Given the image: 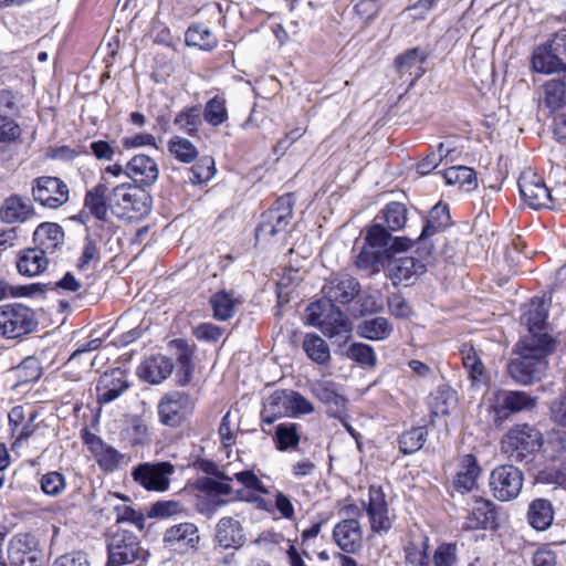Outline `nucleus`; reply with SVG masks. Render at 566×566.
I'll return each mask as SVG.
<instances>
[{
    "label": "nucleus",
    "mask_w": 566,
    "mask_h": 566,
    "mask_svg": "<svg viewBox=\"0 0 566 566\" xmlns=\"http://www.w3.org/2000/svg\"><path fill=\"white\" fill-rule=\"evenodd\" d=\"M542 442V433L536 428L527 423L515 424L504 434L501 450L511 461H530Z\"/></svg>",
    "instance_id": "nucleus-3"
},
{
    "label": "nucleus",
    "mask_w": 566,
    "mask_h": 566,
    "mask_svg": "<svg viewBox=\"0 0 566 566\" xmlns=\"http://www.w3.org/2000/svg\"><path fill=\"white\" fill-rule=\"evenodd\" d=\"M408 210L403 203L392 201L385 206L380 213L375 218L382 222L388 230H401L407 222Z\"/></svg>",
    "instance_id": "nucleus-42"
},
{
    "label": "nucleus",
    "mask_w": 566,
    "mask_h": 566,
    "mask_svg": "<svg viewBox=\"0 0 566 566\" xmlns=\"http://www.w3.org/2000/svg\"><path fill=\"white\" fill-rule=\"evenodd\" d=\"M239 300L232 293L227 291H219L210 298V304L213 310L214 318L219 321H227L235 313V306Z\"/></svg>",
    "instance_id": "nucleus-47"
},
{
    "label": "nucleus",
    "mask_w": 566,
    "mask_h": 566,
    "mask_svg": "<svg viewBox=\"0 0 566 566\" xmlns=\"http://www.w3.org/2000/svg\"><path fill=\"white\" fill-rule=\"evenodd\" d=\"M300 428L297 423H280L274 436L276 449L282 452L296 450L301 440Z\"/></svg>",
    "instance_id": "nucleus-45"
},
{
    "label": "nucleus",
    "mask_w": 566,
    "mask_h": 566,
    "mask_svg": "<svg viewBox=\"0 0 566 566\" xmlns=\"http://www.w3.org/2000/svg\"><path fill=\"white\" fill-rule=\"evenodd\" d=\"M176 347L179 350V363H180V371L182 373V376L179 377L178 382L181 386L187 385L191 379V355L192 352L189 348L188 344L184 339H177L174 342Z\"/></svg>",
    "instance_id": "nucleus-58"
},
{
    "label": "nucleus",
    "mask_w": 566,
    "mask_h": 566,
    "mask_svg": "<svg viewBox=\"0 0 566 566\" xmlns=\"http://www.w3.org/2000/svg\"><path fill=\"white\" fill-rule=\"evenodd\" d=\"M434 566H455L458 562V547L453 543H442L434 551L432 557Z\"/></svg>",
    "instance_id": "nucleus-60"
},
{
    "label": "nucleus",
    "mask_w": 566,
    "mask_h": 566,
    "mask_svg": "<svg viewBox=\"0 0 566 566\" xmlns=\"http://www.w3.org/2000/svg\"><path fill=\"white\" fill-rule=\"evenodd\" d=\"M216 541L226 549H239L247 542L242 524L231 516L222 517L217 524Z\"/></svg>",
    "instance_id": "nucleus-27"
},
{
    "label": "nucleus",
    "mask_w": 566,
    "mask_h": 566,
    "mask_svg": "<svg viewBox=\"0 0 566 566\" xmlns=\"http://www.w3.org/2000/svg\"><path fill=\"white\" fill-rule=\"evenodd\" d=\"M17 377L21 382H30L39 379L41 376V367L36 358H25L17 368Z\"/></svg>",
    "instance_id": "nucleus-61"
},
{
    "label": "nucleus",
    "mask_w": 566,
    "mask_h": 566,
    "mask_svg": "<svg viewBox=\"0 0 566 566\" xmlns=\"http://www.w3.org/2000/svg\"><path fill=\"white\" fill-rule=\"evenodd\" d=\"M289 543L290 539H286L283 534L273 531H263L253 541L260 552L271 557L283 555Z\"/></svg>",
    "instance_id": "nucleus-39"
},
{
    "label": "nucleus",
    "mask_w": 566,
    "mask_h": 566,
    "mask_svg": "<svg viewBox=\"0 0 566 566\" xmlns=\"http://www.w3.org/2000/svg\"><path fill=\"white\" fill-rule=\"evenodd\" d=\"M51 566H91V563L85 553L72 552L55 558Z\"/></svg>",
    "instance_id": "nucleus-64"
},
{
    "label": "nucleus",
    "mask_w": 566,
    "mask_h": 566,
    "mask_svg": "<svg viewBox=\"0 0 566 566\" xmlns=\"http://www.w3.org/2000/svg\"><path fill=\"white\" fill-rule=\"evenodd\" d=\"M541 105L551 113L566 105V83L560 80L547 81L542 86Z\"/></svg>",
    "instance_id": "nucleus-35"
},
{
    "label": "nucleus",
    "mask_w": 566,
    "mask_h": 566,
    "mask_svg": "<svg viewBox=\"0 0 566 566\" xmlns=\"http://www.w3.org/2000/svg\"><path fill=\"white\" fill-rule=\"evenodd\" d=\"M559 55L549 46V42L537 46L532 56L533 71L546 74L559 71L563 65Z\"/></svg>",
    "instance_id": "nucleus-36"
},
{
    "label": "nucleus",
    "mask_w": 566,
    "mask_h": 566,
    "mask_svg": "<svg viewBox=\"0 0 566 566\" xmlns=\"http://www.w3.org/2000/svg\"><path fill=\"white\" fill-rule=\"evenodd\" d=\"M310 392L326 407L331 417H340L345 410L348 399L343 392L339 384L328 379H316L308 385Z\"/></svg>",
    "instance_id": "nucleus-14"
},
{
    "label": "nucleus",
    "mask_w": 566,
    "mask_h": 566,
    "mask_svg": "<svg viewBox=\"0 0 566 566\" xmlns=\"http://www.w3.org/2000/svg\"><path fill=\"white\" fill-rule=\"evenodd\" d=\"M302 348L306 356L318 365H325L331 359V350L328 344L317 334H305Z\"/></svg>",
    "instance_id": "nucleus-41"
},
{
    "label": "nucleus",
    "mask_w": 566,
    "mask_h": 566,
    "mask_svg": "<svg viewBox=\"0 0 566 566\" xmlns=\"http://www.w3.org/2000/svg\"><path fill=\"white\" fill-rule=\"evenodd\" d=\"M186 44L198 46L201 50H212L217 45V39L209 28L203 24H193L188 28L185 35Z\"/></svg>",
    "instance_id": "nucleus-48"
},
{
    "label": "nucleus",
    "mask_w": 566,
    "mask_h": 566,
    "mask_svg": "<svg viewBox=\"0 0 566 566\" xmlns=\"http://www.w3.org/2000/svg\"><path fill=\"white\" fill-rule=\"evenodd\" d=\"M36 325L30 307L21 303L0 305V338L19 339L33 332Z\"/></svg>",
    "instance_id": "nucleus-4"
},
{
    "label": "nucleus",
    "mask_w": 566,
    "mask_h": 566,
    "mask_svg": "<svg viewBox=\"0 0 566 566\" xmlns=\"http://www.w3.org/2000/svg\"><path fill=\"white\" fill-rule=\"evenodd\" d=\"M287 401L289 390H275L270 395L263 403V421L270 424L280 417L289 416Z\"/></svg>",
    "instance_id": "nucleus-40"
},
{
    "label": "nucleus",
    "mask_w": 566,
    "mask_h": 566,
    "mask_svg": "<svg viewBox=\"0 0 566 566\" xmlns=\"http://www.w3.org/2000/svg\"><path fill=\"white\" fill-rule=\"evenodd\" d=\"M385 253L382 250H377L364 243L355 264L359 270L366 271L369 274L378 273L384 266Z\"/></svg>",
    "instance_id": "nucleus-46"
},
{
    "label": "nucleus",
    "mask_w": 566,
    "mask_h": 566,
    "mask_svg": "<svg viewBox=\"0 0 566 566\" xmlns=\"http://www.w3.org/2000/svg\"><path fill=\"white\" fill-rule=\"evenodd\" d=\"M8 559L12 566H42V553L30 534H17L10 539Z\"/></svg>",
    "instance_id": "nucleus-15"
},
{
    "label": "nucleus",
    "mask_w": 566,
    "mask_h": 566,
    "mask_svg": "<svg viewBox=\"0 0 566 566\" xmlns=\"http://www.w3.org/2000/svg\"><path fill=\"white\" fill-rule=\"evenodd\" d=\"M518 189L523 199L534 209L548 208L553 201L552 195L543 179L532 171L521 175Z\"/></svg>",
    "instance_id": "nucleus-17"
},
{
    "label": "nucleus",
    "mask_w": 566,
    "mask_h": 566,
    "mask_svg": "<svg viewBox=\"0 0 566 566\" xmlns=\"http://www.w3.org/2000/svg\"><path fill=\"white\" fill-rule=\"evenodd\" d=\"M460 355L472 386L485 385L488 373L478 350L471 344H463L460 348Z\"/></svg>",
    "instance_id": "nucleus-29"
},
{
    "label": "nucleus",
    "mask_w": 566,
    "mask_h": 566,
    "mask_svg": "<svg viewBox=\"0 0 566 566\" xmlns=\"http://www.w3.org/2000/svg\"><path fill=\"white\" fill-rule=\"evenodd\" d=\"M202 123V111L200 106H191L181 111L174 119L179 129L190 136H195Z\"/></svg>",
    "instance_id": "nucleus-50"
},
{
    "label": "nucleus",
    "mask_w": 566,
    "mask_h": 566,
    "mask_svg": "<svg viewBox=\"0 0 566 566\" xmlns=\"http://www.w3.org/2000/svg\"><path fill=\"white\" fill-rule=\"evenodd\" d=\"M113 510L117 523H129L136 526L138 530L144 528L145 517L142 512L134 510L132 506L125 503L114 504Z\"/></svg>",
    "instance_id": "nucleus-57"
},
{
    "label": "nucleus",
    "mask_w": 566,
    "mask_h": 566,
    "mask_svg": "<svg viewBox=\"0 0 566 566\" xmlns=\"http://www.w3.org/2000/svg\"><path fill=\"white\" fill-rule=\"evenodd\" d=\"M345 355L367 368H374L377 364L376 354L373 347L367 344L354 343L346 349Z\"/></svg>",
    "instance_id": "nucleus-54"
},
{
    "label": "nucleus",
    "mask_w": 566,
    "mask_h": 566,
    "mask_svg": "<svg viewBox=\"0 0 566 566\" xmlns=\"http://www.w3.org/2000/svg\"><path fill=\"white\" fill-rule=\"evenodd\" d=\"M363 506L367 513L371 532L386 534L391 530L395 523V514L390 512L381 488L371 485L368 492V501H364Z\"/></svg>",
    "instance_id": "nucleus-11"
},
{
    "label": "nucleus",
    "mask_w": 566,
    "mask_h": 566,
    "mask_svg": "<svg viewBox=\"0 0 566 566\" xmlns=\"http://www.w3.org/2000/svg\"><path fill=\"white\" fill-rule=\"evenodd\" d=\"M202 116L211 126H219L223 124L228 119L226 99L220 96H214L209 99L205 106Z\"/></svg>",
    "instance_id": "nucleus-52"
},
{
    "label": "nucleus",
    "mask_w": 566,
    "mask_h": 566,
    "mask_svg": "<svg viewBox=\"0 0 566 566\" xmlns=\"http://www.w3.org/2000/svg\"><path fill=\"white\" fill-rule=\"evenodd\" d=\"M49 255L36 247L23 250L18 258V272L24 276H36L44 272L49 264Z\"/></svg>",
    "instance_id": "nucleus-31"
},
{
    "label": "nucleus",
    "mask_w": 566,
    "mask_h": 566,
    "mask_svg": "<svg viewBox=\"0 0 566 566\" xmlns=\"http://www.w3.org/2000/svg\"><path fill=\"white\" fill-rule=\"evenodd\" d=\"M42 491L51 496H56L65 489V479L59 472H49L41 479Z\"/></svg>",
    "instance_id": "nucleus-62"
},
{
    "label": "nucleus",
    "mask_w": 566,
    "mask_h": 566,
    "mask_svg": "<svg viewBox=\"0 0 566 566\" xmlns=\"http://www.w3.org/2000/svg\"><path fill=\"white\" fill-rule=\"evenodd\" d=\"M287 408L291 417L310 415L315 410L314 405L306 397L294 390H289Z\"/></svg>",
    "instance_id": "nucleus-59"
},
{
    "label": "nucleus",
    "mask_w": 566,
    "mask_h": 566,
    "mask_svg": "<svg viewBox=\"0 0 566 566\" xmlns=\"http://www.w3.org/2000/svg\"><path fill=\"white\" fill-rule=\"evenodd\" d=\"M443 178L449 185H459L467 190L476 187L475 172L467 166H452L444 170Z\"/></svg>",
    "instance_id": "nucleus-49"
},
{
    "label": "nucleus",
    "mask_w": 566,
    "mask_h": 566,
    "mask_svg": "<svg viewBox=\"0 0 566 566\" xmlns=\"http://www.w3.org/2000/svg\"><path fill=\"white\" fill-rule=\"evenodd\" d=\"M175 467L170 462L143 463L134 469V480L148 491L165 492L169 489Z\"/></svg>",
    "instance_id": "nucleus-13"
},
{
    "label": "nucleus",
    "mask_w": 566,
    "mask_h": 566,
    "mask_svg": "<svg viewBox=\"0 0 566 566\" xmlns=\"http://www.w3.org/2000/svg\"><path fill=\"white\" fill-rule=\"evenodd\" d=\"M93 455L99 468L106 472L115 471L124 460V454L105 442L95 441Z\"/></svg>",
    "instance_id": "nucleus-44"
},
{
    "label": "nucleus",
    "mask_w": 566,
    "mask_h": 566,
    "mask_svg": "<svg viewBox=\"0 0 566 566\" xmlns=\"http://www.w3.org/2000/svg\"><path fill=\"white\" fill-rule=\"evenodd\" d=\"M554 348L549 335L525 336L518 344V356L507 366L511 378L520 385L539 380L547 369V355Z\"/></svg>",
    "instance_id": "nucleus-1"
},
{
    "label": "nucleus",
    "mask_w": 566,
    "mask_h": 566,
    "mask_svg": "<svg viewBox=\"0 0 566 566\" xmlns=\"http://www.w3.org/2000/svg\"><path fill=\"white\" fill-rule=\"evenodd\" d=\"M169 153L181 163H191L197 156L196 146L187 138L174 136L168 143Z\"/></svg>",
    "instance_id": "nucleus-51"
},
{
    "label": "nucleus",
    "mask_w": 566,
    "mask_h": 566,
    "mask_svg": "<svg viewBox=\"0 0 566 566\" xmlns=\"http://www.w3.org/2000/svg\"><path fill=\"white\" fill-rule=\"evenodd\" d=\"M174 370V363L164 355H154L146 358L138 367L142 379L158 385L167 379Z\"/></svg>",
    "instance_id": "nucleus-28"
},
{
    "label": "nucleus",
    "mask_w": 566,
    "mask_h": 566,
    "mask_svg": "<svg viewBox=\"0 0 566 566\" xmlns=\"http://www.w3.org/2000/svg\"><path fill=\"white\" fill-rule=\"evenodd\" d=\"M523 481L524 475L518 468L512 464H503L492 471L490 486L495 499L512 501L520 495Z\"/></svg>",
    "instance_id": "nucleus-9"
},
{
    "label": "nucleus",
    "mask_w": 566,
    "mask_h": 566,
    "mask_svg": "<svg viewBox=\"0 0 566 566\" xmlns=\"http://www.w3.org/2000/svg\"><path fill=\"white\" fill-rule=\"evenodd\" d=\"M449 221L450 214L447 205L438 203L431 209L427 222L417 239L419 243L418 252L422 259L429 258L432 254L433 247L428 243V239L447 227Z\"/></svg>",
    "instance_id": "nucleus-18"
},
{
    "label": "nucleus",
    "mask_w": 566,
    "mask_h": 566,
    "mask_svg": "<svg viewBox=\"0 0 566 566\" xmlns=\"http://www.w3.org/2000/svg\"><path fill=\"white\" fill-rule=\"evenodd\" d=\"M481 473V468L473 454H464L460 459L459 471L453 481V486L464 493L473 490Z\"/></svg>",
    "instance_id": "nucleus-32"
},
{
    "label": "nucleus",
    "mask_w": 566,
    "mask_h": 566,
    "mask_svg": "<svg viewBox=\"0 0 566 566\" xmlns=\"http://www.w3.org/2000/svg\"><path fill=\"white\" fill-rule=\"evenodd\" d=\"M214 174V160L211 157H203L190 168L189 180L195 185L205 184L212 179Z\"/></svg>",
    "instance_id": "nucleus-56"
},
{
    "label": "nucleus",
    "mask_w": 566,
    "mask_h": 566,
    "mask_svg": "<svg viewBox=\"0 0 566 566\" xmlns=\"http://www.w3.org/2000/svg\"><path fill=\"white\" fill-rule=\"evenodd\" d=\"M33 240L39 250L46 255H54L64 247L63 228L54 222H43L35 229Z\"/></svg>",
    "instance_id": "nucleus-23"
},
{
    "label": "nucleus",
    "mask_w": 566,
    "mask_h": 566,
    "mask_svg": "<svg viewBox=\"0 0 566 566\" xmlns=\"http://www.w3.org/2000/svg\"><path fill=\"white\" fill-rule=\"evenodd\" d=\"M34 201L50 209H56L69 200V187L57 177L42 176L32 182Z\"/></svg>",
    "instance_id": "nucleus-12"
},
{
    "label": "nucleus",
    "mask_w": 566,
    "mask_h": 566,
    "mask_svg": "<svg viewBox=\"0 0 566 566\" xmlns=\"http://www.w3.org/2000/svg\"><path fill=\"white\" fill-rule=\"evenodd\" d=\"M128 388L129 384L126 373L120 368L104 373L96 385L97 401L99 403H109L116 400Z\"/></svg>",
    "instance_id": "nucleus-19"
},
{
    "label": "nucleus",
    "mask_w": 566,
    "mask_h": 566,
    "mask_svg": "<svg viewBox=\"0 0 566 566\" xmlns=\"http://www.w3.org/2000/svg\"><path fill=\"white\" fill-rule=\"evenodd\" d=\"M125 175L143 186L154 185L159 175L158 165L150 156L135 155L125 166Z\"/></svg>",
    "instance_id": "nucleus-21"
},
{
    "label": "nucleus",
    "mask_w": 566,
    "mask_h": 566,
    "mask_svg": "<svg viewBox=\"0 0 566 566\" xmlns=\"http://www.w3.org/2000/svg\"><path fill=\"white\" fill-rule=\"evenodd\" d=\"M427 431L423 427L412 428L401 434L399 439L400 450L405 454H411L420 450L426 442Z\"/></svg>",
    "instance_id": "nucleus-55"
},
{
    "label": "nucleus",
    "mask_w": 566,
    "mask_h": 566,
    "mask_svg": "<svg viewBox=\"0 0 566 566\" xmlns=\"http://www.w3.org/2000/svg\"><path fill=\"white\" fill-rule=\"evenodd\" d=\"M390 230L377 219L366 229L365 243L377 250L385 249L391 241Z\"/></svg>",
    "instance_id": "nucleus-53"
},
{
    "label": "nucleus",
    "mask_w": 566,
    "mask_h": 566,
    "mask_svg": "<svg viewBox=\"0 0 566 566\" xmlns=\"http://www.w3.org/2000/svg\"><path fill=\"white\" fill-rule=\"evenodd\" d=\"M217 479H208L206 482V486L210 492L222 494V495H230L232 493V486L230 482L232 481V478L229 475V473L224 471H220L216 473Z\"/></svg>",
    "instance_id": "nucleus-63"
},
{
    "label": "nucleus",
    "mask_w": 566,
    "mask_h": 566,
    "mask_svg": "<svg viewBox=\"0 0 566 566\" xmlns=\"http://www.w3.org/2000/svg\"><path fill=\"white\" fill-rule=\"evenodd\" d=\"M527 521L536 531L547 530L554 521L552 503L545 499L532 501L527 510Z\"/></svg>",
    "instance_id": "nucleus-34"
},
{
    "label": "nucleus",
    "mask_w": 566,
    "mask_h": 566,
    "mask_svg": "<svg viewBox=\"0 0 566 566\" xmlns=\"http://www.w3.org/2000/svg\"><path fill=\"white\" fill-rule=\"evenodd\" d=\"M108 558L106 566H122L145 559L137 537L127 531L116 532L107 545Z\"/></svg>",
    "instance_id": "nucleus-10"
},
{
    "label": "nucleus",
    "mask_w": 566,
    "mask_h": 566,
    "mask_svg": "<svg viewBox=\"0 0 566 566\" xmlns=\"http://www.w3.org/2000/svg\"><path fill=\"white\" fill-rule=\"evenodd\" d=\"M359 292V283L349 274H336L323 286L324 300L332 305L347 304L352 302Z\"/></svg>",
    "instance_id": "nucleus-16"
},
{
    "label": "nucleus",
    "mask_w": 566,
    "mask_h": 566,
    "mask_svg": "<svg viewBox=\"0 0 566 566\" xmlns=\"http://www.w3.org/2000/svg\"><path fill=\"white\" fill-rule=\"evenodd\" d=\"M294 200L291 195L280 197L275 203L262 214L256 229V238L268 239L286 230L293 217Z\"/></svg>",
    "instance_id": "nucleus-7"
},
{
    "label": "nucleus",
    "mask_w": 566,
    "mask_h": 566,
    "mask_svg": "<svg viewBox=\"0 0 566 566\" xmlns=\"http://www.w3.org/2000/svg\"><path fill=\"white\" fill-rule=\"evenodd\" d=\"M392 331L390 322L382 316L366 318L357 326L358 335L370 340H384L391 335Z\"/></svg>",
    "instance_id": "nucleus-38"
},
{
    "label": "nucleus",
    "mask_w": 566,
    "mask_h": 566,
    "mask_svg": "<svg viewBox=\"0 0 566 566\" xmlns=\"http://www.w3.org/2000/svg\"><path fill=\"white\" fill-rule=\"evenodd\" d=\"M496 513L493 503L482 497H474L470 504L462 530H485L495 527Z\"/></svg>",
    "instance_id": "nucleus-20"
},
{
    "label": "nucleus",
    "mask_w": 566,
    "mask_h": 566,
    "mask_svg": "<svg viewBox=\"0 0 566 566\" xmlns=\"http://www.w3.org/2000/svg\"><path fill=\"white\" fill-rule=\"evenodd\" d=\"M335 543L346 553H355L363 545V530L358 520L345 518L333 531Z\"/></svg>",
    "instance_id": "nucleus-22"
},
{
    "label": "nucleus",
    "mask_w": 566,
    "mask_h": 566,
    "mask_svg": "<svg viewBox=\"0 0 566 566\" xmlns=\"http://www.w3.org/2000/svg\"><path fill=\"white\" fill-rule=\"evenodd\" d=\"M306 321L331 339L347 340L352 335V323L347 315L328 302L311 303L306 308Z\"/></svg>",
    "instance_id": "nucleus-2"
},
{
    "label": "nucleus",
    "mask_w": 566,
    "mask_h": 566,
    "mask_svg": "<svg viewBox=\"0 0 566 566\" xmlns=\"http://www.w3.org/2000/svg\"><path fill=\"white\" fill-rule=\"evenodd\" d=\"M548 314V304L545 297H534L523 307L522 323L528 329L527 336L548 335L544 332Z\"/></svg>",
    "instance_id": "nucleus-26"
},
{
    "label": "nucleus",
    "mask_w": 566,
    "mask_h": 566,
    "mask_svg": "<svg viewBox=\"0 0 566 566\" xmlns=\"http://www.w3.org/2000/svg\"><path fill=\"white\" fill-rule=\"evenodd\" d=\"M193 407L190 395L178 390L170 391L158 402V417L163 424L178 427L192 413Z\"/></svg>",
    "instance_id": "nucleus-8"
},
{
    "label": "nucleus",
    "mask_w": 566,
    "mask_h": 566,
    "mask_svg": "<svg viewBox=\"0 0 566 566\" xmlns=\"http://www.w3.org/2000/svg\"><path fill=\"white\" fill-rule=\"evenodd\" d=\"M198 528L192 523H181L168 528L164 535L167 547L176 552L195 548L199 542Z\"/></svg>",
    "instance_id": "nucleus-25"
},
{
    "label": "nucleus",
    "mask_w": 566,
    "mask_h": 566,
    "mask_svg": "<svg viewBox=\"0 0 566 566\" xmlns=\"http://www.w3.org/2000/svg\"><path fill=\"white\" fill-rule=\"evenodd\" d=\"M85 207L98 220L106 219L109 205L105 184L101 182L86 192Z\"/></svg>",
    "instance_id": "nucleus-43"
},
{
    "label": "nucleus",
    "mask_w": 566,
    "mask_h": 566,
    "mask_svg": "<svg viewBox=\"0 0 566 566\" xmlns=\"http://www.w3.org/2000/svg\"><path fill=\"white\" fill-rule=\"evenodd\" d=\"M489 401L495 421L502 422L512 413L533 410L537 399L521 390H496Z\"/></svg>",
    "instance_id": "nucleus-6"
},
{
    "label": "nucleus",
    "mask_w": 566,
    "mask_h": 566,
    "mask_svg": "<svg viewBox=\"0 0 566 566\" xmlns=\"http://www.w3.org/2000/svg\"><path fill=\"white\" fill-rule=\"evenodd\" d=\"M108 205L118 216L139 218L150 211L149 197L130 184H122L108 195Z\"/></svg>",
    "instance_id": "nucleus-5"
},
{
    "label": "nucleus",
    "mask_w": 566,
    "mask_h": 566,
    "mask_svg": "<svg viewBox=\"0 0 566 566\" xmlns=\"http://www.w3.org/2000/svg\"><path fill=\"white\" fill-rule=\"evenodd\" d=\"M424 271V263L412 256H400L394 259L388 266L389 277L394 285H398L400 283L409 284L423 274Z\"/></svg>",
    "instance_id": "nucleus-24"
},
{
    "label": "nucleus",
    "mask_w": 566,
    "mask_h": 566,
    "mask_svg": "<svg viewBox=\"0 0 566 566\" xmlns=\"http://www.w3.org/2000/svg\"><path fill=\"white\" fill-rule=\"evenodd\" d=\"M427 55L420 49H410L403 54H400L395 60L396 69L400 74L408 73L415 80L422 76L424 70L422 63L426 61Z\"/></svg>",
    "instance_id": "nucleus-37"
},
{
    "label": "nucleus",
    "mask_w": 566,
    "mask_h": 566,
    "mask_svg": "<svg viewBox=\"0 0 566 566\" xmlns=\"http://www.w3.org/2000/svg\"><path fill=\"white\" fill-rule=\"evenodd\" d=\"M34 213L30 201L18 195L8 197L0 208V218L7 223L24 222Z\"/></svg>",
    "instance_id": "nucleus-30"
},
{
    "label": "nucleus",
    "mask_w": 566,
    "mask_h": 566,
    "mask_svg": "<svg viewBox=\"0 0 566 566\" xmlns=\"http://www.w3.org/2000/svg\"><path fill=\"white\" fill-rule=\"evenodd\" d=\"M429 538L424 535L410 537L403 545L407 566H429Z\"/></svg>",
    "instance_id": "nucleus-33"
}]
</instances>
